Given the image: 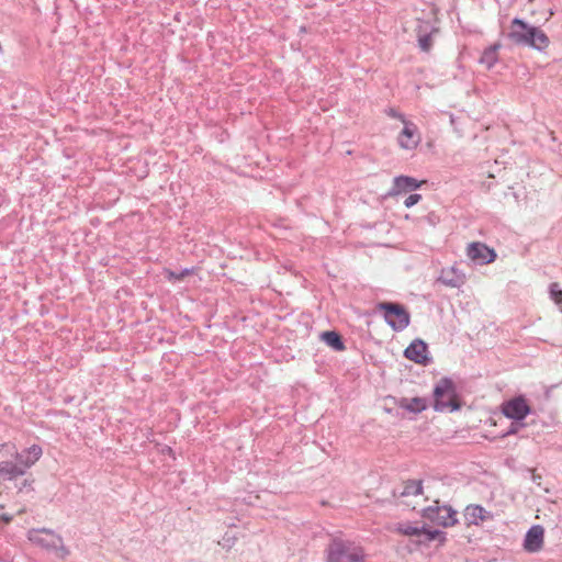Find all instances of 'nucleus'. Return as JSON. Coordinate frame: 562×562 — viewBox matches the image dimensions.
<instances>
[{
  "label": "nucleus",
  "mask_w": 562,
  "mask_h": 562,
  "mask_svg": "<svg viewBox=\"0 0 562 562\" xmlns=\"http://www.w3.org/2000/svg\"><path fill=\"white\" fill-rule=\"evenodd\" d=\"M404 357L417 364L428 366L432 358L428 351V345L420 338H415L404 350Z\"/></svg>",
  "instance_id": "obj_8"
},
{
  "label": "nucleus",
  "mask_w": 562,
  "mask_h": 562,
  "mask_svg": "<svg viewBox=\"0 0 562 562\" xmlns=\"http://www.w3.org/2000/svg\"><path fill=\"white\" fill-rule=\"evenodd\" d=\"M418 46L423 52H429L432 47V38L431 33L427 30H423L422 26H419L418 33Z\"/></svg>",
  "instance_id": "obj_21"
},
{
  "label": "nucleus",
  "mask_w": 562,
  "mask_h": 562,
  "mask_svg": "<svg viewBox=\"0 0 562 562\" xmlns=\"http://www.w3.org/2000/svg\"><path fill=\"white\" fill-rule=\"evenodd\" d=\"M29 539L33 543L47 550L59 551L61 558L69 554V550L64 546L63 538L50 529H33L29 533Z\"/></svg>",
  "instance_id": "obj_5"
},
{
  "label": "nucleus",
  "mask_w": 562,
  "mask_h": 562,
  "mask_svg": "<svg viewBox=\"0 0 562 562\" xmlns=\"http://www.w3.org/2000/svg\"><path fill=\"white\" fill-rule=\"evenodd\" d=\"M544 539V529L541 525H533L528 529L524 539V549L529 553L538 552L542 549Z\"/></svg>",
  "instance_id": "obj_10"
},
{
  "label": "nucleus",
  "mask_w": 562,
  "mask_h": 562,
  "mask_svg": "<svg viewBox=\"0 0 562 562\" xmlns=\"http://www.w3.org/2000/svg\"><path fill=\"white\" fill-rule=\"evenodd\" d=\"M398 145L404 149H414L420 142L417 126L413 122H404V127L398 135Z\"/></svg>",
  "instance_id": "obj_12"
},
{
  "label": "nucleus",
  "mask_w": 562,
  "mask_h": 562,
  "mask_svg": "<svg viewBox=\"0 0 562 562\" xmlns=\"http://www.w3.org/2000/svg\"><path fill=\"white\" fill-rule=\"evenodd\" d=\"M493 514L481 505L471 504L464 509V519L468 525H479L485 520L492 519Z\"/></svg>",
  "instance_id": "obj_14"
},
{
  "label": "nucleus",
  "mask_w": 562,
  "mask_h": 562,
  "mask_svg": "<svg viewBox=\"0 0 562 562\" xmlns=\"http://www.w3.org/2000/svg\"><path fill=\"white\" fill-rule=\"evenodd\" d=\"M423 539L417 540L418 544H428L431 541H438L439 544H443L447 540V533L439 529H429L425 525V531L422 532Z\"/></svg>",
  "instance_id": "obj_19"
},
{
  "label": "nucleus",
  "mask_w": 562,
  "mask_h": 562,
  "mask_svg": "<svg viewBox=\"0 0 562 562\" xmlns=\"http://www.w3.org/2000/svg\"><path fill=\"white\" fill-rule=\"evenodd\" d=\"M326 562H366L362 547L341 537H333L325 549Z\"/></svg>",
  "instance_id": "obj_2"
},
{
  "label": "nucleus",
  "mask_w": 562,
  "mask_h": 562,
  "mask_svg": "<svg viewBox=\"0 0 562 562\" xmlns=\"http://www.w3.org/2000/svg\"><path fill=\"white\" fill-rule=\"evenodd\" d=\"M321 339L335 351H344L346 349L342 336L336 330L323 331Z\"/></svg>",
  "instance_id": "obj_17"
},
{
  "label": "nucleus",
  "mask_w": 562,
  "mask_h": 562,
  "mask_svg": "<svg viewBox=\"0 0 562 562\" xmlns=\"http://www.w3.org/2000/svg\"><path fill=\"white\" fill-rule=\"evenodd\" d=\"M426 218H427L428 223L431 224L432 226H435L437 224V222L439 221L438 216L432 212L429 213Z\"/></svg>",
  "instance_id": "obj_30"
},
{
  "label": "nucleus",
  "mask_w": 562,
  "mask_h": 562,
  "mask_svg": "<svg viewBox=\"0 0 562 562\" xmlns=\"http://www.w3.org/2000/svg\"><path fill=\"white\" fill-rule=\"evenodd\" d=\"M386 114L391 117H394V119H398L401 120L403 123L404 122H407L404 114L400 113L398 111H396L395 109L393 108H390L387 111H386Z\"/></svg>",
  "instance_id": "obj_29"
},
{
  "label": "nucleus",
  "mask_w": 562,
  "mask_h": 562,
  "mask_svg": "<svg viewBox=\"0 0 562 562\" xmlns=\"http://www.w3.org/2000/svg\"><path fill=\"white\" fill-rule=\"evenodd\" d=\"M42 453V447L33 445L30 448L24 449L22 452H16L15 460L20 463L21 468H23V472L25 473L26 470L41 458Z\"/></svg>",
  "instance_id": "obj_13"
},
{
  "label": "nucleus",
  "mask_w": 562,
  "mask_h": 562,
  "mask_svg": "<svg viewBox=\"0 0 562 562\" xmlns=\"http://www.w3.org/2000/svg\"><path fill=\"white\" fill-rule=\"evenodd\" d=\"M192 272H193L192 268H184V269H181L180 271H173V270H170V269H166L165 270L166 278L169 281H180V280H183L186 277L190 276Z\"/></svg>",
  "instance_id": "obj_23"
},
{
  "label": "nucleus",
  "mask_w": 562,
  "mask_h": 562,
  "mask_svg": "<svg viewBox=\"0 0 562 562\" xmlns=\"http://www.w3.org/2000/svg\"><path fill=\"white\" fill-rule=\"evenodd\" d=\"M502 47L501 43H494L493 45L486 47L479 63L484 65L487 69H491L498 61V49Z\"/></svg>",
  "instance_id": "obj_16"
},
{
  "label": "nucleus",
  "mask_w": 562,
  "mask_h": 562,
  "mask_svg": "<svg viewBox=\"0 0 562 562\" xmlns=\"http://www.w3.org/2000/svg\"><path fill=\"white\" fill-rule=\"evenodd\" d=\"M397 531L404 536L422 537V532L425 531V525L422 527H415L409 524H404L398 526Z\"/></svg>",
  "instance_id": "obj_24"
},
{
  "label": "nucleus",
  "mask_w": 562,
  "mask_h": 562,
  "mask_svg": "<svg viewBox=\"0 0 562 562\" xmlns=\"http://www.w3.org/2000/svg\"><path fill=\"white\" fill-rule=\"evenodd\" d=\"M422 200V195L418 194V193H412L409 194L405 201H404V205L406 207H412L414 206L415 204H417L419 201Z\"/></svg>",
  "instance_id": "obj_27"
},
{
  "label": "nucleus",
  "mask_w": 562,
  "mask_h": 562,
  "mask_svg": "<svg viewBox=\"0 0 562 562\" xmlns=\"http://www.w3.org/2000/svg\"><path fill=\"white\" fill-rule=\"evenodd\" d=\"M435 506H428L422 510V517L442 527H451L458 522L457 512L449 505L439 506L435 501Z\"/></svg>",
  "instance_id": "obj_6"
},
{
  "label": "nucleus",
  "mask_w": 562,
  "mask_h": 562,
  "mask_svg": "<svg viewBox=\"0 0 562 562\" xmlns=\"http://www.w3.org/2000/svg\"><path fill=\"white\" fill-rule=\"evenodd\" d=\"M23 468H21L20 463L16 461H2L0 462V475L7 480H13L18 476L23 475Z\"/></svg>",
  "instance_id": "obj_18"
},
{
  "label": "nucleus",
  "mask_w": 562,
  "mask_h": 562,
  "mask_svg": "<svg viewBox=\"0 0 562 562\" xmlns=\"http://www.w3.org/2000/svg\"><path fill=\"white\" fill-rule=\"evenodd\" d=\"M442 283L449 286H459L463 283V276L457 273L456 269L452 268L450 272H445L441 276Z\"/></svg>",
  "instance_id": "obj_22"
},
{
  "label": "nucleus",
  "mask_w": 562,
  "mask_h": 562,
  "mask_svg": "<svg viewBox=\"0 0 562 562\" xmlns=\"http://www.w3.org/2000/svg\"><path fill=\"white\" fill-rule=\"evenodd\" d=\"M502 414L514 422H524L531 414V407L524 395L514 396L501 405Z\"/></svg>",
  "instance_id": "obj_7"
},
{
  "label": "nucleus",
  "mask_w": 562,
  "mask_h": 562,
  "mask_svg": "<svg viewBox=\"0 0 562 562\" xmlns=\"http://www.w3.org/2000/svg\"><path fill=\"white\" fill-rule=\"evenodd\" d=\"M434 404L436 412H456L461 408V403L457 393L454 382L448 378H441L434 387Z\"/></svg>",
  "instance_id": "obj_3"
},
{
  "label": "nucleus",
  "mask_w": 562,
  "mask_h": 562,
  "mask_svg": "<svg viewBox=\"0 0 562 562\" xmlns=\"http://www.w3.org/2000/svg\"><path fill=\"white\" fill-rule=\"evenodd\" d=\"M394 403L400 408H403L413 414H419L427 408V401L424 397H394Z\"/></svg>",
  "instance_id": "obj_15"
},
{
  "label": "nucleus",
  "mask_w": 562,
  "mask_h": 562,
  "mask_svg": "<svg viewBox=\"0 0 562 562\" xmlns=\"http://www.w3.org/2000/svg\"><path fill=\"white\" fill-rule=\"evenodd\" d=\"M423 493V482L420 480H407L404 483V490L401 496L420 495Z\"/></svg>",
  "instance_id": "obj_20"
},
{
  "label": "nucleus",
  "mask_w": 562,
  "mask_h": 562,
  "mask_svg": "<svg viewBox=\"0 0 562 562\" xmlns=\"http://www.w3.org/2000/svg\"><path fill=\"white\" fill-rule=\"evenodd\" d=\"M425 181H419L409 176H397L393 179L392 188L390 189L387 195L394 196L401 193L411 192L417 190L422 187Z\"/></svg>",
  "instance_id": "obj_11"
},
{
  "label": "nucleus",
  "mask_w": 562,
  "mask_h": 562,
  "mask_svg": "<svg viewBox=\"0 0 562 562\" xmlns=\"http://www.w3.org/2000/svg\"><path fill=\"white\" fill-rule=\"evenodd\" d=\"M34 480H30V479H24L21 484L18 486L19 488V492H23L25 490L27 491H33V487H32V484H33Z\"/></svg>",
  "instance_id": "obj_28"
},
{
  "label": "nucleus",
  "mask_w": 562,
  "mask_h": 562,
  "mask_svg": "<svg viewBox=\"0 0 562 562\" xmlns=\"http://www.w3.org/2000/svg\"><path fill=\"white\" fill-rule=\"evenodd\" d=\"M507 37L518 46L531 47L539 52L544 50L550 44L549 37L540 27L519 18L512 20Z\"/></svg>",
  "instance_id": "obj_1"
},
{
  "label": "nucleus",
  "mask_w": 562,
  "mask_h": 562,
  "mask_svg": "<svg viewBox=\"0 0 562 562\" xmlns=\"http://www.w3.org/2000/svg\"><path fill=\"white\" fill-rule=\"evenodd\" d=\"M525 426H526V424L524 422L512 420L510 426L503 434H501L499 437L505 438L508 436L516 435L519 431V429H521Z\"/></svg>",
  "instance_id": "obj_25"
},
{
  "label": "nucleus",
  "mask_w": 562,
  "mask_h": 562,
  "mask_svg": "<svg viewBox=\"0 0 562 562\" xmlns=\"http://www.w3.org/2000/svg\"><path fill=\"white\" fill-rule=\"evenodd\" d=\"M550 297L558 304H562V289H560L558 283L550 284Z\"/></svg>",
  "instance_id": "obj_26"
},
{
  "label": "nucleus",
  "mask_w": 562,
  "mask_h": 562,
  "mask_svg": "<svg viewBox=\"0 0 562 562\" xmlns=\"http://www.w3.org/2000/svg\"><path fill=\"white\" fill-rule=\"evenodd\" d=\"M376 310L383 313L385 323L394 331H402L409 326L411 314L401 303L380 302L376 304Z\"/></svg>",
  "instance_id": "obj_4"
},
{
  "label": "nucleus",
  "mask_w": 562,
  "mask_h": 562,
  "mask_svg": "<svg viewBox=\"0 0 562 562\" xmlns=\"http://www.w3.org/2000/svg\"><path fill=\"white\" fill-rule=\"evenodd\" d=\"M468 257L479 265H487L496 259V252L483 243L473 241L467 249Z\"/></svg>",
  "instance_id": "obj_9"
}]
</instances>
